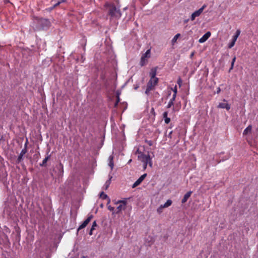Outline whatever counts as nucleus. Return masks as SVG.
Instances as JSON below:
<instances>
[{
	"instance_id": "1",
	"label": "nucleus",
	"mask_w": 258,
	"mask_h": 258,
	"mask_svg": "<svg viewBox=\"0 0 258 258\" xmlns=\"http://www.w3.org/2000/svg\"><path fill=\"white\" fill-rule=\"evenodd\" d=\"M137 152L138 160L144 164V169H146L148 164L152 167L153 164L152 157H150L149 154H145L142 152H139V150L137 151Z\"/></svg>"
},
{
	"instance_id": "2",
	"label": "nucleus",
	"mask_w": 258,
	"mask_h": 258,
	"mask_svg": "<svg viewBox=\"0 0 258 258\" xmlns=\"http://www.w3.org/2000/svg\"><path fill=\"white\" fill-rule=\"evenodd\" d=\"M108 10L109 15L112 17L119 18L121 16L119 10L114 5L106 4L105 5Z\"/></svg>"
},
{
	"instance_id": "3",
	"label": "nucleus",
	"mask_w": 258,
	"mask_h": 258,
	"mask_svg": "<svg viewBox=\"0 0 258 258\" xmlns=\"http://www.w3.org/2000/svg\"><path fill=\"white\" fill-rule=\"evenodd\" d=\"M173 91H174V94L173 95L172 99H171V100L170 101V102L168 103V104L167 105V107L170 108L172 106H173V110L174 112H176V111H178L179 110V109L181 108V104H175V105L173 104V101H174V100L175 99L176 94H177V88H176V86L174 87V88L173 89Z\"/></svg>"
},
{
	"instance_id": "4",
	"label": "nucleus",
	"mask_w": 258,
	"mask_h": 258,
	"mask_svg": "<svg viewBox=\"0 0 258 258\" xmlns=\"http://www.w3.org/2000/svg\"><path fill=\"white\" fill-rule=\"evenodd\" d=\"M158 82V78H150V81L147 84L145 93L148 95L150 92L154 89L155 86L157 85Z\"/></svg>"
},
{
	"instance_id": "5",
	"label": "nucleus",
	"mask_w": 258,
	"mask_h": 258,
	"mask_svg": "<svg viewBox=\"0 0 258 258\" xmlns=\"http://www.w3.org/2000/svg\"><path fill=\"white\" fill-rule=\"evenodd\" d=\"M116 208L115 209L114 213H118L124 210L126 208V202L125 201H118L115 203Z\"/></svg>"
},
{
	"instance_id": "6",
	"label": "nucleus",
	"mask_w": 258,
	"mask_h": 258,
	"mask_svg": "<svg viewBox=\"0 0 258 258\" xmlns=\"http://www.w3.org/2000/svg\"><path fill=\"white\" fill-rule=\"evenodd\" d=\"M151 56V50L149 49L146 51V52L143 54L141 57L140 64L141 66H145L148 62V59Z\"/></svg>"
},
{
	"instance_id": "7",
	"label": "nucleus",
	"mask_w": 258,
	"mask_h": 258,
	"mask_svg": "<svg viewBox=\"0 0 258 258\" xmlns=\"http://www.w3.org/2000/svg\"><path fill=\"white\" fill-rule=\"evenodd\" d=\"M207 7L206 5H204L200 9L194 12L190 16L191 21H194L197 17H199L203 12L204 10Z\"/></svg>"
},
{
	"instance_id": "8",
	"label": "nucleus",
	"mask_w": 258,
	"mask_h": 258,
	"mask_svg": "<svg viewBox=\"0 0 258 258\" xmlns=\"http://www.w3.org/2000/svg\"><path fill=\"white\" fill-rule=\"evenodd\" d=\"M240 34V30H237L235 34L233 36L232 40L228 44L229 48H231L235 45V42L236 41L237 38L239 37Z\"/></svg>"
},
{
	"instance_id": "9",
	"label": "nucleus",
	"mask_w": 258,
	"mask_h": 258,
	"mask_svg": "<svg viewBox=\"0 0 258 258\" xmlns=\"http://www.w3.org/2000/svg\"><path fill=\"white\" fill-rule=\"evenodd\" d=\"M172 202L171 200H168L164 205H160L157 210V212L159 214L163 212L164 208H168L171 205Z\"/></svg>"
},
{
	"instance_id": "10",
	"label": "nucleus",
	"mask_w": 258,
	"mask_h": 258,
	"mask_svg": "<svg viewBox=\"0 0 258 258\" xmlns=\"http://www.w3.org/2000/svg\"><path fill=\"white\" fill-rule=\"evenodd\" d=\"M38 22L41 24V28L43 29L49 27L51 25L50 21L46 19H41L39 20Z\"/></svg>"
},
{
	"instance_id": "11",
	"label": "nucleus",
	"mask_w": 258,
	"mask_h": 258,
	"mask_svg": "<svg viewBox=\"0 0 258 258\" xmlns=\"http://www.w3.org/2000/svg\"><path fill=\"white\" fill-rule=\"evenodd\" d=\"M218 107L220 108H224L227 110H229L230 109V105L229 103H227V101L225 99H224L223 102L219 103Z\"/></svg>"
},
{
	"instance_id": "12",
	"label": "nucleus",
	"mask_w": 258,
	"mask_h": 258,
	"mask_svg": "<svg viewBox=\"0 0 258 258\" xmlns=\"http://www.w3.org/2000/svg\"><path fill=\"white\" fill-rule=\"evenodd\" d=\"M93 218V216L92 215H89L88 218L83 222V223L79 226L78 230L82 229L84 228L90 222L91 219Z\"/></svg>"
},
{
	"instance_id": "13",
	"label": "nucleus",
	"mask_w": 258,
	"mask_h": 258,
	"mask_svg": "<svg viewBox=\"0 0 258 258\" xmlns=\"http://www.w3.org/2000/svg\"><path fill=\"white\" fill-rule=\"evenodd\" d=\"M211 33L210 32L208 31L206 34H205L202 37H201L199 40V42L201 43H203L206 42L211 36Z\"/></svg>"
},
{
	"instance_id": "14",
	"label": "nucleus",
	"mask_w": 258,
	"mask_h": 258,
	"mask_svg": "<svg viewBox=\"0 0 258 258\" xmlns=\"http://www.w3.org/2000/svg\"><path fill=\"white\" fill-rule=\"evenodd\" d=\"M157 68H153L151 69L150 73V78H157L156 77L157 74Z\"/></svg>"
},
{
	"instance_id": "15",
	"label": "nucleus",
	"mask_w": 258,
	"mask_h": 258,
	"mask_svg": "<svg viewBox=\"0 0 258 258\" xmlns=\"http://www.w3.org/2000/svg\"><path fill=\"white\" fill-rule=\"evenodd\" d=\"M252 126L248 125L243 131V134L244 136H247L250 134L251 132Z\"/></svg>"
},
{
	"instance_id": "16",
	"label": "nucleus",
	"mask_w": 258,
	"mask_h": 258,
	"mask_svg": "<svg viewBox=\"0 0 258 258\" xmlns=\"http://www.w3.org/2000/svg\"><path fill=\"white\" fill-rule=\"evenodd\" d=\"M192 194V191H189L187 192L183 197L182 200V203H185L188 199L190 197L191 195Z\"/></svg>"
},
{
	"instance_id": "17",
	"label": "nucleus",
	"mask_w": 258,
	"mask_h": 258,
	"mask_svg": "<svg viewBox=\"0 0 258 258\" xmlns=\"http://www.w3.org/2000/svg\"><path fill=\"white\" fill-rule=\"evenodd\" d=\"M163 118L164 119L165 122L166 124H168L170 121V118L168 117V112L167 111L164 112L163 114Z\"/></svg>"
},
{
	"instance_id": "18",
	"label": "nucleus",
	"mask_w": 258,
	"mask_h": 258,
	"mask_svg": "<svg viewBox=\"0 0 258 258\" xmlns=\"http://www.w3.org/2000/svg\"><path fill=\"white\" fill-rule=\"evenodd\" d=\"M180 34H177L176 35H175L174 36V37L173 38V39H172V44L173 45H174L177 41V40L178 39V38L180 37Z\"/></svg>"
},
{
	"instance_id": "19",
	"label": "nucleus",
	"mask_w": 258,
	"mask_h": 258,
	"mask_svg": "<svg viewBox=\"0 0 258 258\" xmlns=\"http://www.w3.org/2000/svg\"><path fill=\"white\" fill-rule=\"evenodd\" d=\"M109 166L110 167L111 169H112V168L113 167V157L110 156L109 157Z\"/></svg>"
},
{
	"instance_id": "20",
	"label": "nucleus",
	"mask_w": 258,
	"mask_h": 258,
	"mask_svg": "<svg viewBox=\"0 0 258 258\" xmlns=\"http://www.w3.org/2000/svg\"><path fill=\"white\" fill-rule=\"evenodd\" d=\"M142 182V181L140 180V179L139 178L134 183V184L133 185V187L134 188L136 186H137L138 185H139V184H141V183Z\"/></svg>"
},
{
	"instance_id": "21",
	"label": "nucleus",
	"mask_w": 258,
	"mask_h": 258,
	"mask_svg": "<svg viewBox=\"0 0 258 258\" xmlns=\"http://www.w3.org/2000/svg\"><path fill=\"white\" fill-rule=\"evenodd\" d=\"M100 197L103 199H105L107 196L104 193V192H102L100 194Z\"/></svg>"
},
{
	"instance_id": "22",
	"label": "nucleus",
	"mask_w": 258,
	"mask_h": 258,
	"mask_svg": "<svg viewBox=\"0 0 258 258\" xmlns=\"http://www.w3.org/2000/svg\"><path fill=\"white\" fill-rule=\"evenodd\" d=\"M107 208H108V209L109 211H112V212H113V213H114V210H114V208L113 207H112V206H111L109 205V206H107Z\"/></svg>"
},
{
	"instance_id": "23",
	"label": "nucleus",
	"mask_w": 258,
	"mask_h": 258,
	"mask_svg": "<svg viewBox=\"0 0 258 258\" xmlns=\"http://www.w3.org/2000/svg\"><path fill=\"white\" fill-rule=\"evenodd\" d=\"M25 153H26V151L25 150H23L21 151V154H20V156L19 157V159L20 160V159L22 158V157L23 156V155L24 154H25Z\"/></svg>"
},
{
	"instance_id": "24",
	"label": "nucleus",
	"mask_w": 258,
	"mask_h": 258,
	"mask_svg": "<svg viewBox=\"0 0 258 258\" xmlns=\"http://www.w3.org/2000/svg\"><path fill=\"white\" fill-rule=\"evenodd\" d=\"M147 176V174H144L143 175H142L140 178V180L142 182L143 181V180L145 179V178Z\"/></svg>"
},
{
	"instance_id": "25",
	"label": "nucleus",
	"mask_w": 258,
	"mask_h": 258,
	"mask_svg": "<svg viewBox=\"0 0 258 258\" xmlns=\"http://www.w3.org/2000/svg\"><path fill=\"white\" fill-rule=\"evenodd\" d=\"M96 226H97L96 222V221H94L93 223L91 229L94 230Z\"/></svg>"
},
{
	"instance_id": "26",
	"label": "nucleus",
	"mask_w": 258,
	"mask_h": 258,
	"mask_svg": "<svg viewBox=\"0 0 258 258\" xmlns=\"http://www.w3.org/2000/svg\"><path fill=\"white\" fill-rule=\"evenodd\" d=\"M48 159H49V157H48H48H46V158H45L43 160L42 164H45V163L47 162V161H48Z\"/></svg>"
},
{
	"instance_id": "27",
	"label": "nucleus",
	"mask_w": 258,
	"mask_h": 258,
	"mask_svg": "<svg viewBox=\"0 0 258 258\" xmlns=\"http://www.w3.org/2000/svg\"><path fill=\"white\" fill-rule=\"evenodd\" d=\"M233 66H234L233 62H231V67H230V70H229L230 71L231 70H232V69H233Z\"/></svg>"
},
{
	"instance_id": "28",
	"label": "nucleus",
	"mask_w": 258,
	"mask_h": 258,
	"mask_svg": "<svg viewBox=\"0 0 258 258\" xmlns=\"http://www.w3.org/2000/svg\"><path fill=\"white\" fill-rule=\"evenodd\" d=\"M63 1H60V2H58L57 3H56L55 5H54V7H55L59 5Z\"/></svg>"
},
{
	"instance_id": "29",
	"label": "nucleus",
	"mask_w": 258,
	"mask_h": 258,
	"mask_svg": "<svg viewBox=\"0 0 258 258\" xmlns=\"http://www.w3.org/2000/svg\"><path fill=\"white\" fill-rule=\"evenodd\" d=\"M93 230H94V229H91V230H90V232H89V235H92V231H93Z\"/></svg>"
},
{
	"instance_id": "30",
	"label": "nucleus",
	"mask_w": 258,
	"mask_h": 258,
	"mask_svg": "<svg viewBox=\"0 0 258 258\" xmlns=\"http://www.w3.org/2000/svg\"><path fill=\"white\" fill-rule=\"evenodd\" d=\"M119 101V97L117 98V102L115 103V106H116L117 105V104H118V102Z\"/></svg>"
},
{
	"instance_id": "31",
	"label": "nucleus",
	"mask_w": 258,
	"mask_h": 258,
	"mask_svg": "<svg viewBox=\"0 0 258 258\" xmlns=\"http://www.w3.org/2000/svg\"><path fill=\"white\" fill-rule=\"evenodd\" d=\"M235 60H236V57H234L233 59H232V62H233V63H234L235 61Z\"/></svg>"
},
{
	"instance_id": "32",
	"label": "nucleus",
	"mask_w": 258,
	"mask_h": 258,
	"mask_svg": "<svg viewBox=\"0 0 258 258\" xmlns=\"http://www.w3.org/2000/svg\"><path fill=\"white\" fill-rule=\"evenodd\" d=\"M220 91V89L218 88V90L217 91V93H219Z\"/></svg>"
},
{
	"instance_id": "33",
	"label": "nucleus",
	"mask_w": 258,
	"mask_h": 258,
	"mask_svg": "<svg viewBox=\"0 0 258 258\" xmlns=\"http://www.w3.org/2000/svg\"><path fill=\"white\" fill-rule=\"evenodd\" d=\"M81 258H86V257L84 256H82L81 257Z\"/></svg>"
}]
</instances>
